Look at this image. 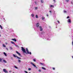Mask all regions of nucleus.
I'll list each match as a JSON object with an SVG mask.
<instances>
[{
  "label": "nucleus",
  "mask_w": 73,
  "mask_h": 73,
  "mask_svg": "<svg viewBox=\"0 0 73 73\" xmlns=\"http://www.w3.org/2000/svg\"><path fill=\"white\" fill-rule=\"evenodd\" d=\"M40 31H43V29L42 28V27L41 26H39V28Z\"/></svg>",
  "instance_id": "2"
},
{
  "label": "nucleus",
  "mask_w": 73,
  "mask_h": 73,
  "mask_svg": "<svg viewBox=\"0 0 73 73\" xmlns=\"http://www.w3.org/2000/svg\"><path fill=\"white\" fill-rule=\"evenodd\" d=\"M42 69H44V70H46V68L44 67H42Z\"/></svg>",
  "instance_id": "26"
},
{
  "label": "nucleus",
  "mask_w": 73,
  "mask_h": 73,
  "mask_svg": "<svg viewBox=\"0 0 73 73\" xmlns=\"http://www.w3.org/2000/svg\"><path fill=\"white\" fill-rule=\"evenodd\" d=\"M9 72L10 73H11V72H12V71H11V70H10L9 71Z\"/></svg>",
  "instance_id": "42"
},
{
  "label": "nucleus",
  "mask_w": 73,
  "mask_h": 73,
  "mask_svg": "<svg viewBox=\"0 0 73 73\" xmlns=\"http://www.w3.org/2000/svg\"><path fill=\"white\" fill-rule=\"evenodd\" d=\"M12 40H13V41H15V42H16V41H17L16 39H12Z\"/></svg>",
  "instance_id": "7"
},
{
  "label": "nucleus",
  "mask_w": 73,
  "mask_h": 73,
  "mask_svg": "<svg viewBox=\"0 0 73 73\" xmlns=\"http://www.w3.org/2000/svg\"><path fill=\"white\" fill-rule=\"evenodd\" d=\"M16 52L17 53V54H18L20 56V55H21V54H20V53H19V52H18L17 51H16Z\"/></svg>",
  "instance_id": "8"
},
{
  "label": "nucleus",
  "mask_w": 73,
  "mask_h": 73,
  "mask_svg": "<svg viewBox=\"0 0 73 73\" xmlns=\"http://www.w3.org/2000/svg\"><path fill=\"white\" fill-rule=\"evenodd\" d=\"M35 17L36 19H38V15H36Z\"/></svg>",
  "instance_id": "21"
},
{
  "label": "nucleus",
  "mask_w": 73,
  "mask_h": 73,
  "mask_svg": "<svg viewBox=\"0 0 73 73\" xmlns=\"http://www.w3.org/2000/svg\"><path fill=\"white\" fill-rule=\"evenodd\" d=\"M64 13H66V11L65 10L64 11Z\"/></svg>",
  "instance_id": "33"
},
{
  "label": "nucleus",
  "mask_w": 73,
  "mask_h": 73,
  "mask_svg": "<svg viewBox=\"0 0 73 73\" xmlns=\"http://www.w3.org/2000/svg\"><path fill=\"white\" fill-rule=\"evenodd\" d=\"M46 16H47V17H48V14L46 15Z\"/></svg>",
  "instance_id": "45"
},
{
  "label": "nucleus",
  "mask_w": 73,
  "mask_h": 73,
  "mask_svg": "<svg viewBox=\"0 0 73 73\" xmlns=\"http://www.w3.org/2000/svg\"><path fill=\"white\" fill-rule=\"evenodd\" d=\"M53 1H54V3H56V0H53Z\"/></svg>",
  "instance_id": "39"
},
{
  "label": "nucleus",
  "mask_w": 73,
  "mask_h": 73,
  "mask_svg": "<svg viewBox=\"0 0 73 73\" xmlns=\"http://www.w3.org/2000/svg\"><path fill=\"white\" fill-rule=\"evenodd\" d=\"M40 64H41V65H44V64L43 63H40Z\"/></svg>",
  "instance_id": "28"
},
{
  "label": "nucleus",
  "mask_w": 73,
  "mask_h": 73,
  "mask_svg": "<svg viewBox=\"0 0 73 73\" xmlns=\"http://www.w3.org/2000/svg\"><path fill=\"white\" fill-rule=\"evenodd\" d=\"M57 22H58V24H60V21H57Z\"/></svg>",
  "instance_id": "40"
},
{
  "label": "nucleus",
  "mask_w": 73,
  "mask_h": 73,
  "mask_svg": "<svg viewBox=\"0 0 73 73\" xmlns=\"http://www.w3.org/2000/svg\"><path fill=\"white\" fill-rule=\"evenodd\" d=\"M71 4H73V2H71Z\"/></svg>",
  "instance_id": "43"
},
{
  "label": "nucleus",
  "mask_w": 73,
  "mask_h": 73,
  "mask_svg": "<svg viewBox=\"0 0 73 73\" xmlns=\"http://www.w3.org/2000/svg\"><path fill=\"white\" fill-rule=\"evenodd\" d=\"M69 1V0H65V1H66V2L67 3H68Z\"/></svg>",
  "instance_id": "17"
},
{
  "label": "nucleus",
  "mask_w": 73,
  "mask_h": 73,
  "mask_svg": "<svg viewBox=\"0 0 73 73\" xmlns=\"http://www.w3.org/2000/svg\"><path fill=\"white\" fill-rule=\"evenodd\" d=\"M17 58L18 59H19V60H21V58H20V57H19L18 56H17Z\"/></svg>",
  "instance_id": "20"
},
{
  "label": "nucleus",
  "mask_w": 73,
  "mask_h": 73,
  "mask_svg": "<svg viewBox=\"0 0 73 73\" xmlns=\"http://www.w3.org/2000/svg\"><path fill=\"white\" fill-rule=\"evenodd\" d=\"M18 61V62H21V60H19Z\"/></svg>",
  "instance_id": "32"
},
{
  "label": "nucleus",
  "mask_w": 73,
  "mask_h": 73,
  "mask_svg": "<svg viewBox=\"0 0 73 73\" xmlns=\"http://www.w3.org/2000/svg\"><path fill=\"white\" fill-rule=\"evenodd\" d=\"M67 22L68 23H71V20H70V19H68V21H67Z\"/></svg>",
  "instance_id": "6"
},
{
  "label": "nucleus",
  "mask_w": 73,
  "mask_h": 73,
  "mask_svg": "<svg viewBox=\"0 0 73 73\" xmlns=\"http://www.w3.org/2000/svg\"><path fill=\"white\" fill-rule=\"evenodd\" d=\"M40 2L41 3H44V1L43 0H41Z\"/></svg>",
  "instance_id": "13"
},
{
  "label": "nucleus",
  "mask_w": 73,
  "mask_h": 73,
  "mask_svg": "<svg viewBox=\"0 0 73 73\" xmlns=\"http://www.w3.org/2000/svg\"><path fill=\"white\" fill-rule=\"evenodd\" d=\"M6 49L7 50H8V49L7 48H6Z\"/></svg>",
  "instance_id": "44"
},
{
  "label": "nucleus",
  "mask_w": 73,
  "mask_h": 73,
  "mask_svg": "<svg viewBox=\"0 0 73 73\" xmlns=\"http://www.w3.org/2000/svg\"><path fill=\"white\" fill-rule=\"evenodd\" d=\"M22 48V50L24 53H25L26 54H32V53L31 52H29V51H28V48H26V51H27V52L26 51H25V49H24V48H23V47H21Z\"/></svg>",
  "instance_id": "1"
},
{
  "label": "nucleus",
  "mask_w": 73,
  "mask_h": 73,
  "mask_svg": "<svg viewBox=\"0 0 73 73\" xmlns=\"http://www.w3.org/2000/svg\"><path fill=\"white\" fill-rule=\"evenodd\" d=\"M52 69H53V70H55V68H52Z\"/></svg>",
  "instance_id": "37"
},
{
  "label": "nucleus",
  "mask_w": 73,
  "mask_h": 73,
  "mask_svg": "<svg viewBox=\"0 0 73 73\" xmlns=\"http://www.w3.org/2000/svg\"><path fill=\"white\" fill-rule=\"evenodd\" d=\"M3 47H6V46L4 44H3Z\"/></svg>",
  "instance_id": "25"
},
{
  "label": "nucleus",
  "mask_w": 73,
  "mask_h": 73,
  "mask_svg": "<svg viewBox=\"0 0 73 73\" xmlns=\"http://www.w3.org/2000/svg\"><path fill=\"white\" fill-rule=\"evenodd\" d=\"M4 72L5 73H8V71H7V70L6 69H3V70Z\"/></svg>",
  "instance_id": "4"
},
{
  "label": "nucleus",
  "mask_w": 73,
  "mask_h": 73,
  "mask_svg": "<svg viewBox=\"0 0 73 73\" xmlns=\"http://www.w3.org/2000/svg\"><path fill=\"white\" fill-rule=\"evenodd\" d=\"M0 28H1V29H3V27H2V26L0 25Z\"/></svg>",
  "instance_id": "22"
},
{
  "label": "nucleus",
  "mask_w": 73,
  "mask_h": 73,
  "mask_svg": "<svg viewBox=\"0 0 73 73\" xmlns=\"http://www.w3.org/2000/svg\"><path fill=\"white\" fill-rule=\"evenodd\" d=\"M40 25L39 23H36V28H39L40 27H39L40 25Z\"/></svg>",
  "instance_id": "3"
},
{
  "label": "nucleus",
  "mask_w": 73,
  "mask_h": 73,
  "mask_svg": "<svg viewBox=\"0 0 73 73\" xmlns=\"http://www.w3.org/2000/svg\"><path fill=\"white\" fill-rule=\"evenodd\" d=\"M54 13H53L54 16H56V14L55 13V11H54Z\"/></svg>",
  "instance_id": "11"
},
{
  "label": "nucleus",
  "mask_w": 73,
  "mask_h": 73,
  "mask_svg": "<svg viewBox=\"0 0 73 73\" xmlns=\"http://www.w3.org/2000/svg\"><path fill=\"white\" fill-rule=\"evenodd\" d=\"M0 33H1L0 32ZM0 37H1V35H0Z\"/></svg>",
  "instance_id": "47"
},
{
  "label": "nucleus",
  "mask_w": 73,
  "mask_h": 73,
  "mask_svg": "<svg viewBox=\"0 0 73 73\" xmlns=\"http://www.w3.org/2000/svg\"><path fill=\"white\" fill-rule=\"evenodd\" d=\"M35 10H37V9L38 8H37V7H35Z\"/></svg>",
  "instance_id": "24"
},
{
  "label": "nucleus",
  "mask_w": 73,
  "mask_h": 73,
  "mask_svg": "<svg viewBox=\"0 0 73 73\" xmlns=\"http://www.w3.org/2000/svg\"><path fill=\"white\" fill-rule=\"evenodd\" d=\"M13 73H15V72H13Z\"/></svg>",
  "instance_id": "49"
},
{
  "label": "nucleus",
  "mask_w": 73,
  "mask_h": 73,
  "mask_svg": "<svg viewBox=\"0 0 73 73\" xmlns=\"http://www.w3.org/2000/svg\"><path fill=\"white\" fill-rule=\"evenodd\" d=\"M9 49L10 50H12L13 49V48L12 47H9Z\"/></svg>",
  "instance_id": "14"
},
{
  "label": "nucleus",
  "mask_w": 73,
  "mask_h": 73,
  "mask_svg": "<svg viewBox=\"0 0 73 73\" xmlns=\"http://www.w3.org/2000/svg\"><path fill=\"white\" fill-rule=\"evenodd\" d=\"M42 20H44L45 19V17H42Z\"/></svg>",
  "instance_id": "9"
},
{
  "label": "nucleus",
  "mask_w": 73,
  "mask_h": 73,
  "mask_svg": "<svg viewBox=\"0 0 73 73\" xmlns=\"http://www.w3.org/2000/svg\"><path fill=\"white\" fill-rule=\"evenodd\" d=\"M3 54H4V55L5 56H7V54H6V53H5V52H3Z\"/></svg>",
  "instance_id": "16"
},
{
  "label": "nucleus",
  "mask_w": 73,
  "mask_h": 73,
  "mask_svg": "<svg viewBox=\"0 0 73 73\" xmlns=\"http://www.w3.org/2000/svg\"><path fill=\"white\" fill-rule=\"evenodd\" d=\"M2 61V59L0 58V61Z\"/></svg>",
  "instance_id": "36"
},
{
  "label": "nucleus",
  "mask_w": 73,
  "mask_h": 73,
  "mask_svg": "<svg viewBox=\"0 0 73 73\" xmlns=\"http://www.w3.org/2000/svg\"><path fill=\"white\" fill-rule=\"evenodd\" d=\"M28 70H31V68H29Z\"/></svg>",
  "instance_id": "34"
},
{
  "label": "nucleus",
  "mask_w": 73,
  "mask_h": 73,
  "mask_svg": "<svg viewBox=\"0 0 73 73\" xmlns=\"http://www.w3.org/2000/svg\"><path fill=\"white\" fill-rule=\"evenodd\" d=\"M13 56L14 57H17V56H16V55H15L14 54H13Z\"/></svg>",
  "instance_id": "12"
},
{
  "label": "nucleus",
  "mask_w": 73,
  "mask_h": 73,
  "mask_svg": "<svg viewBox=\"0 0 73 73\" xmlns=\"http://www.w3.org/2000/svg\"><path fill=\"white\" fill-rule=\"evenodd\" d=\"M35 5H36V4H37V1H35Z\"/></svg>",
  "instance_id": "15"
},
{
  "label": "nucleus",
  "mask_w": 73,
  "mask_h": 73,
  "mask_svg": "<svg viewBox=\"0 0 73 73\" xmlns=\"http://www.w3.org/2000/svg\"><path fill=\"white\" fill-rule=\"evenodd\" d=\"M38 72H41V70H38Z\"/></svg>",
  "instance_id": "35"
},
{
  "label": "nucleus",
  "mask_w": 73,
  "mask_h": 73,
  "mask_svg": "<svg viewBox=\"0 0 73 73\" xmlns=\"http://www.w3.org/2000/svg\"><path fill=\"white\" fill-rule=\"evenodd\" d=\"M14 45L16 46V47H18V46H17V45H16V44H14Z\"/></svg>",
  "instance_id": "27"
},
{
  "label": "nucleus",
  "mask_w": 73,
  "mask_h": 73,
  "mask_svg": "<svg viewBox=\"0 0 73 73\" xmlns=\"http://www.w3.org/2000/svg\"><path fill=\"white\" fill-rule=\"evenodd\" d=\"M49 12L50 13V14H51V13H52V11H51V10H50L49 11Z\"/></svg>",
  "instance_id": "29"
},
{
  "label": "nucleus",
  "mask_w": 73,
  "mask_h": 73,
  "mask_svg": "<svg viewBox=\"0 0 73 73\" xmlns=\"http://www.w3.org/2000/svg\"><path fill=\"white\" fill-rule=\"evenodd\" d=\"M0 73H1V72H0Z\"/></svg>",
  "instance_id": "51"
},
{
  "label": "nucleus",
  "mask_w": 73,
  "mask_h": 73,
  "mask_svg": "<svg viewBox=\"0 0 73 73\" xmlns=\"http://www.w3.org/2000/svg\"><path fill=\"white\" fill-rule=\"evenodd\" d=\"M67 19H69V16H68L67 17Z\"/></svg>",
  "instance_id": "41"
},
{
  "label": "nucleus",
  "mask_w": 73,
  "mask_h": 73,
  "mask_svg": "<svg viewBox=\"0 0 73 73\" xmlns=\"http://www.w3.org/2000/svg\"><path fill=\"white\" fill-rule=\"evenodd\" d=\"M31 64H32V65H33L34 66V67H35V68H37V67H36V66H35V65L34 64H33V63L32 62H31Z\"/></svg>",
  "instance_id": "5"
},
{
  "label": "nucleus",
  "mask_w": 73,
  "mask_h": 73,
  "mask_svg": "<svg viewBox=\"0 0 73 73\" xmlns=\"http://www.w3.org/2000/svg\"><path fill=\"white\" fill-rule=\"evenodd\" d=\"M25 72L26 73H28L27 71H25Z\"/></svg>",
  "instance_id": "38"
},
{
  "label": "nucleus",
  "mask_w": 73,
  "mask_h": 73,
  "mask_svg": "<svg viewBox=\"0 0 73 73\" xmlns=\"http://www.w3.org/2000/svg\"><path fill=\"white\" fill-rule=\"evenodd\" d=\"M3 61L5 63H7V61H6L4 59L3 60Z\"/></svg>",
  "instance_id": "18"
},
{
  "label": "nucleus",
  "mask_w": 73,
  "mask_h": 73,
  "mask_svg": "<svg viewBox=\"0 0 73 73\" xmlns=\"http://www.w3.org/2000/svg\"><path fill=\"white\" fill-rule=\"evenodd\" d=\"M35 62H36V59H34L33 60Z\"/></svg>",
  "instance_id": "30"
},
{
  "label": "nucleus",
  "mask_w": 73,
  "mask_h": 73,
  "mask_svg": "<svg viewBox=\"0 0 73 73\" xmlns=\"http://www.w3.org/2000/svg\"><path fill=\"white\" fill-rule=\"evenodd\" d=\"M11 43L12 44H15V43H14V42H13V41H11Z\"/></svg>",
  "instance_id": "31"
},
{
  "label": "nucleus",
  "mask_w": 73,
  "mask_h": 73,
  "mask_svg": "<svg viewBox=\"0 0 73 73\" xmlns=\"http://www.w3.org/2000/svg\"><path fill=\"white\" fill-rule=\"evenodd\" d=\"M29 73H31L30 72H29Z\"/></svg>",
  "instance_id": "50"
},
{
  "label": "nucleus",
  "mask_w": 73,
  "mask_h": 73,
  "mask_svg": "<svg viewBox=\"0 0 73 73\" xmlns=\"http://www.w3.org/2000/svg\"><path fill=\"white\" fill-rule=\"evenodd\" d=\"M47 40H50V39H48Z\"/></svg>",
  "instance_id": "46"
},
{
  "label": "nucleus",
  "mask_w": 73,
  "mask_h": 73,
  "mask_svg": "<svg viewBox=\"0 0 73 73\" xmlns=\"http://www.w3.org/2000/svg\"><path fill=\"white\" fill-rule=\"evenodd\" d=\"M35 16V15H34L33 14H31V16L32 17H34Z\"/></svg>",
  "instance_id": "19"
},
{
  "label": "nucleus",
  "mask_w": 73,
  "mask_h": 73,
  "mask_svg": "<svg viewBox=\"0 0 73 73\" xmlns=\"http://www.w3.org/2000/svg\"><path fill=\"white\" fill-rule=\"evenodd\" d=\"M52 7H54V6L53 5H50V8H52Z\"/></svg>",
  "instance_id": "10"
},
{
  "label": "nucleus",
  "mask_w": 73,
  "mask_h": 73,
  "mask_svg": "<svg viewBox=\"0 0 73 73\" xmlns=\"http://www.w3.org/2000/svg\"><path fill=\"white\" fill-rule=\"evenodd\" d=\"M6 44H7V43H6Z\"/></svg>",
  "instance_id": "48"
},
{
  "label": "nucleus",
  "mask_w": 73,
  "mask_h": 73,
  "mask_svg": "<svg viewBox=\"0 0 73 73\" xmlns=\"http://www.w3.org/2000/svg\"><path fill=\"white\" fill-rule=\"evenodd\" d=\"M14 68H16V69H18L17 67V66H14Z\"/></svg>",
  "instance_id": "23"
}]
</instances>
